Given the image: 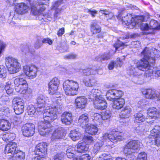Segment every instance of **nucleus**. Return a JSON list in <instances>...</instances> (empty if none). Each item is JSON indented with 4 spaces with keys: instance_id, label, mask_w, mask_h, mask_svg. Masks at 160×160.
<instances>
[{
    "instance_id": "obj_1",
    "label": "nucleus",
    "mask_w": 160,
    "mask_h": 160,
    "mask_svg": "<svg viewBox=\"0 0 160 160\" xmlns=\"http://www.w3.org/2000/svg\"><path fill=\"white\" fill-rule=\"evenodd\" d=\"M52 104L47 106L43 114L44 119L47 122H52L57 118V113L62 109L63 105L60 100L54 102L51 101Z\"/></svg>"
},
{
    "instance_id": "obj_37",
    "label": "nucleus",
    "mask_w": 160,
    "mask_h": 160,
    "mask_svg": "<svg viewBox=\"0 0 160 160\" xmlns=\"http://www.w3.org/2000/svg\"><path fill=\"white\" fill-rule=\"evenodd\" d=\"M160 134V127L158 125H155L154 127L151 131L150 138L155 137L156 135Z\"/></svg>"
},
{
    "instance_id": "obj_14",
    "label": "nucleus",
    "mask_w": 160,
    "mask_h": 160,
    "mask_svg": "<svg viewBox=\"0 0 160 160\" xmlns=\"http://www.w3.org/2000/svg\"><path fill=\"white\" fill-rule=\"evenodd\" d=\"M93 100L96 108L102 110L107 107V103L101 95Z\"/></svg>"
},
{
    "instance_id": "obj_49",
    "label": "nucleus",
    "mask_w": 160,
    "mask_h": 160,
    "mask_svg": "<svg viewBox=\"0 0 160 160\" xmlns=\"http://www.w3.org/2000/svg\"><path fill=\"white\" fill-rule=\"evenodd\" d=\"M111 57V56L109 53H104L100 56V59L97 58V60L98 61H101V62L107 60H108L110 59Z\"/></svg>"
},
{
    "instance_id": "obj_53",
    "label": "nucleus",
    "mask_w": 160,
    "mask_h": 160,
    "mask_svg": "<svg viewBox=\"0 0 160 160\" xmlns=\"http://www.w3.org/2000/svg\"><path fill=\"white\" fill-rule=\"evenodd\" d=\"M100 138L101 141H109V133H103L102 134V136Z\"/></svg>"
},
{
    "instance_id": "obj_11",
    "label": "nucleus",
    "mask_w": 160,
    "mask_h": 160,
    "mask_svg": "<svg viewBox=\"0 0 160 160\" xmlns=\"http://www.w3.org/2000/svg\"><path fill=\"white\" fill-rule=\"evenodd\" d=\"M22 128L23 135L26 137L32 136L34 133L35 126L32 123H27L22 126Z\"/></svg>"
},
{
    "instance_id": "obj_33",
    "label": "nucleus",
    "mask_w": 160,
    "mask_h": 160,
    "mask_svg": "<svg viewBox=\"0 0 160 160\" xmlns=\"http://www.w3.org/2000/svg\"><path fill=\"white\" fill-rule=\"evenodd\" d=\"M15 135L13 133H8L2 136V138L3 141L7 142L11 141L15 138Z\"/></svg>"
},
{
    "instance_id": "obj_43",
    "label": "nucleus",
    "mask_w": 160,
    "mask_h": 160,
    "mask_svg": "<svg viewBox=\"0 0 160 160\" xmlns=\"http://www.w3.org/2000/svg\"><path fill=\"white\" fill-rule=\"evenodd\" d=\"M103 144V141H99L94 145L93 148V151L94 152L96 153L98 151L101 150Z\"/></svg>"
},
{
    "instance_id": "obj_22",
    "label": "nucleus",
    "mask_w": 160,
    "mask_h": 160,
    "mask_svg": "<svg viewBox=\"0 0 160 160\" xmlns=\"http://www.w3.org/2000/svg\"><path fill=\"white\" fill-rule=\"evenodd\" d=\"M29 10V7L24 3L17 4L16 6L15 11L19 14H23L27 12Z\"/></svg>"
},
{
    "instance_id": "obj_19",
    "label": "nucleus",
    "mask_w": 160,
    "mask_h": 160,
    "mask_svg": "<svg viewBox=\"0 0 160 160\" xmlns=\"http://www.w3.org/2000/svg\"><path fill=\"white\" fill-rule=\"evenodd\" d=\"M123 134L116 131H112L109 133V140L115 142L122 139Z\"/></svg>"
},
{
    "instance_id": "obj_36",
    "label": "nucleus",
    "mask_w": 160,
    "mask_h": 160,
    "mask_svg": "<svg viewBox=\"0 0 160 160\" xmlns=\"http://www.w3.org/2000/svg\"><path fill=\"white\" fill-rule=\"evenodd\" d=\"M145 117L141 113H138L134 115V121L135 122L140 123L144 122L145 120Z\"/></svg>"
},
{
    "instance_id": "obj_54",
    "label": "nucleus",
    "mask_w": 160,
    "mask_h": 160,
    "mask_svg": "<svg viewBox=\"0 0 160 160\" xmlns=\"http://www.w3.org/2000/svg\"><path fill=\"white\" fill-rule=\"evenodd\" d=\"M144 130V127L142 125H140L135 128L134 132L137 133L142 132Z\"/></svg>"
},
{
    "instance_id": "obj_46",
    "label": "nucleus",
    "mask_w": 160,
    "mask_h": 160,
    "mask_svg": "<svg viewBox=\"0 0 160 160\" xmlns=\"http://www.w3.org/2000/svg\"><path fill=\"white\" fill-rule=\"evenodd\" d=\"M7 75V70L3 65L0 66V78H5Z\"/></svg>"
},
{
    "instance_id": "obj_59",
    "label": "nucleus",
    "mask_w": 160,
    "mask_h": 160,
    "mask_svg": "<svg viewBox=\"0 0 160 160\" xmlns=\"http://www.w3.org/2000/svg\"><path fill=\"white\" fill-rule=\"evenodd\" d=\"M0 109L1 111L4 112L3 114L6 115L10 112L9 110L8 107L6 106L2 107Z\"/></svg>"
},
{
    "instance_id": "obj_21",
    "label": "nucleus",
    "mask_w": 160,
    "mask_h": 160,
    "mask_svg": "<svg viewBox=\"0 0 160 160\" xmlns=\"http://www.w3.org/2000/svg\"><path fill=\"white\" fill-rule=\"evenodd\" d=\"M72 120V114L71 112H65L61 115V121L63 123L66 125L70 124Z\"/></svg>"
},
{
    "instance_id": "obj_20",
    "label": "nucleus",
    "mask_w": 160,
    "mask_h": 160,
    "mask_svg": "<svg viewBox=\"0 0 160 160\" xmlns=\"http://www.w3.org/2000/svg\"><path fill=\"white\" fill-rule=\"evenodd\" d=\"M142 92L145 95L146 98L150 99H154L157 98V91L151 89H142Z\"/></svg>"
},
{
    "instance_id": "obj_57",
    "label": "nucleus",
    "mask_w": 160,
    "mask_h": 160,
    "mask_svg": "<svg viewBox=\"0 0 160 160\" xmlns=\"http://www.w3.org/2000/svg\"><path fill=\"white\" fill-rule=\"evenodd\" d=\"M145 71L146 77L150 79L151 78V76H152L153 74H154L153 73V70L152 69H150V68H149V69Z\"/></svg>"
},
{
    "instance_id": "obj_64",
    "label": "nucleus",
    "mask_w": 160,
    "mask_h": 160,
    "mask_svg": "<svg viewBox=\"0 0 160 160\" xmlns=\"http://www.w3.org/2000/svg\"><path fill=\"white\" fill-rule=\"evenodd\" d=\"M91 157L88 154H85L81 156L80 160H91Z\"/></svg>"
},
{
    "instance_id": "obj_3",
    "label": "nucleus",
    "mask_w": 160,
    "mask_h": 160,
    "mask_svg": "<svg viewBox=\"0 0 160 160\" xmlns=\"http://www.w3.org/2000/svg\"><path fill=\"white\" fill-rule=\"evenodd\" d=\"M63 87L67 95H74L78 93L79 86L77 82L67 80L64 82Z\"/></svg>"
},
{
    "instance_id": "obj_16",
    "label": "nucleus",
    "mask_w": 160,
    "mask_h": 160,
    "mask_svg": "<svg viewBox=\"0 0 160 160\" xmlns=\"http://www.w3.org/2000/svg\"><path fill=\"white\" fill-rule=\"evenodd\" d=\"M47 145L46 143L42 142L38 144L36 147L34 152L36 154L44 156L47 153Z\"/></svg>"
},
{
    "instance_id": "obj_41",
    "label": "nucleus",
    "mask_w": 160,
    "mask_h": 160,
    "mask_svg": "<svg viewBox=\"0 0 160 160\" xmlns=\"http://www.w3.org/2000/svg\"><path fill=\"white\" fill-rule=\"evenodd\" d=\"M150 28L157 30L160 29V24L158 22L154 20H152L150 22Z\"/></svg>"
},
{
    "instance_id": "obj_60",
    "label": "nucleus",
    "mask_w": 160,
    "mask_h": 160,
    "mask_svg": "<svg viewBox=\"0 0 160 160\" xmlns=\"http://www.w3.org/2000/svg\"><path fill=\"white\" fill-rule=\"evenodd\" d=\"M55 10V12L53 16V19L54 21L59 18V16L60 13L61 9H57V10Z\"/></svg>"
},
{
    "instance_id": "obj_56",
    "label": "nucleus",
    "mask_w": 160,
    "mask_h": 160,
    "mask_svg": "<svg viewBox=\"0 0 160 160\" xmlns=\"http://www.w3.org/2000/svg\"><path fill=\"white\" fill-rule=\"evenodd\" d=\"M62 0H60L59 1H58L54 3L52 7V9L56 10H57V9H60V8H58L59 6L61 4Z\"/></svg>"
},
{
    "instance_id": "obj_35",
    "label": "nucleus",
    "mask_w": 160,
    "mask_h": 160,
    "mask_svg": "<svg viewBox=\"0 0 160 160\" xmlns=\"http://www.w3.org/2000/svg\"><path fill=\"white\" fill-rule=\"evenodd\" d=\"M25 156L24 153L19 150L12 156V160H24Z\"/></svg>"
},
{
    "instance_id": "obj_10",
    "label": "nucleus",
    "mask_w": 160,
    "mask_h": 160,
    "mask_svg": "<svg viewBox=\"0 0 160 160\" xmlns=\"http://www.w3.org/2000/svg\"><path fill=\"white\" fill-rule=\"evenodd\" d=\"M46 6L42 2H37L32 6L31 12L34 15H39L45 10Z\"/></svg>"
},
{
    "instance_id": "obj_13",
    "label": "nucleus",
    "mask_w": 160,
    "mask_h": 160,
    "mask_svg": "<svg viewBox=\"0 0 160 160\" xmlns=\"http://www.w3.org/2000/svg\"><path fill=\"white\" fill-rule=\"evenodd\" d=\"M19 150L17 148V145L14 142H10L5 147V153L8 156H11L12 157Z\"/></svg>"
},
{
    "instance_id": "obj_24",
    "label": "nucleus",
    "mask_w": 160,
    "mask_h": 160,
    "mask_svg": "<svg viewBox=\"0 0 160 160\" xmlns=\"http://www.w3.org/2000/svg\"><path fill=\"white\" fill-rule=\"evenodd\" d=\"M77 151L79 153H84L88 149V145L84 142H79L77 146Z\"/></svg>"
},
{
    "instance_id": "obj_8",
    "label": "nucleus",
    "mask_w": 160,
    "mask_h": 160,
    "mask_svg": "<svg viewBox=\"0 0 160 160\" xmlns=\"http://www.w3.org/2000/svg\"><path fill=\"white\" fill-rule=\"evenodd\" d=\"M44 120L45 123H41L38 126V130L40 135L46 136L49 133H51L54 130V128L51 126L50 122H47L46 121Z\"/></svg>"
},
{
    "instance_id": "obj_30",
    "label": "nucleus",
    "mask_w": 160,
    "mask_h": 160,
    "mask_svg": "<svg viewBox=\"0 0 160 160\" xmlns=\"http://www.w3.org/2000/svg\"><path fill=\"white\" fill-rule=\"evenodd\" d=\"M124 14L126 15V16H124L123 13L121 16L122 17V20L124 22L126 25L128 26L132 23V15L130 14H128L127 12H124Z\"/></svg>"
},
{
    "instance_id": "obj_63",
    "label": "nucleus",
    "mask_w": 160,
    "mask_h": 160,
    "mask_svg": "<svg viewBox=\"0 0 160 160\" xmlns=\"http://www.w3.org/2000/svg\"><path fill=\"white\" fill-rule=\"evenodd\" d=\"M42 42L38 38L34 44L35 48L36 49H38L40 48L42 46Z\"/></svg>"
},
{
    "instance_id": "obj_32",
    "label": "nucleus",
    "mask_w": 160,
    "mask_h": 160,
    "mask_svg": "<svg viewBox=\"0 0 160 160\" xmlns=\"http://www.w3.org/2000/svg\"><path fill=\"white\" fill-rule=\"evenodd\" d=\"M131 112V108L129 107H126L121 111L120 117L121 118H128L130 116Z\"/></svg>"
},
{
    "instance_id": "obj_40",
    "label": "nucleus",
    "mask_w": 160,
    "mask_h": 160,
    "mask_svg": "<svg viewBox=\"0 0 160 160\" xmlns=\"http://www.w3.org/2000/svg\"><path fill=\"white\" fill-rule=\"evenodd\" d=\"M92 119L94 122L97 123H100L102 120L101 115L98 113H95L92 114Z\"/></svg>"
},
{
    "instance_id": "obj_5",
    "label": "nucleus",
    "mask_w": 160,
    "mask_h": 160,
    "mask_svg": "<svg viewBox=\"0 0 160 160\" xmlns=\"http://www.w3.org/2000/svg\"><path fill=\"white\" fill-rule=\"evenodd\" d=\"M13 82L16 92L23 94L26 92L28 88V84L25 79L17 78L14 79Z\"/></svg>"
},
{
    "instance_id": "obj_12",
    "label": "nucleus",
    "mask_w": 160,
    "mask_h": 160,
    "mask_svg": "<svg viewBox=\"0 0 160 160\" xmlns=\"http://www.w3.org/2000/svg\"><path fill=\"white\" fill-rule=\"evenodd\" d=\"M24 72L26 75L30 79L35 78L37 75L38 69L34 65H26L23 67Z\"/></svg>"
},
{
    "instance_id": "obj_42",
    "label": "nucleus",
    "mask_w": 160,
    "mask_h": 160,
    "mask_svg": "<svg viewBox=\"0 0 160 160\" xmlns=\"http://www.w3.org/2000/svg\"><path fill=\"white\" fill-rule=\"evenodd\" d=\"M83 82L86 86L92 87L94 85L96 81L93 78L88 79L84 78Z\"/></svg>"
},
{
    "instance_id": "obj_18",
    "label": "nucleus",
    "mask_w": 160,
    "mask_h": 160,
    "mask_svg": "<svg viewBox=\"0 0 160 160\" xmlns=\"http://www.w3.org/2000/svg\"><path fill=\"white\" fill-rule=\"evenodd\" d=\"M87 99L85 97H78L75 99V104L77 108L83 109L87 106Z\"/></svg>"
},
{
    "instance_id": "obj_23",
    "label": "nucleus",
    "mask_w": 160,
    "mask_h": 160,
    "mask_svg": "<svg viewBox=\"0 0 160 160\" xmlns=\"http://www.w3.org/2000/svg\"><path fill=\"white\" fill-rule=\"evenodd\" d=\"M147 113L148 118L156 119L157 118H160V112L155 108H149Z\"/></svg>"
},
{
    "instance_id": "obj_15",
    "label": "nucleus",
    "mask_w": 160,
    "mask_h": 160,
    "mask_svg": "<svg viewBox=\"0 0 160 160\" xmlns=\"http://www.w3.org/2000/svg\"><path fill=\"white\" fill-rule=\"evenodd\" d=\"M123 94L122 91L116 89L109 90L107 93L106 96L108 100L112 101L114 99L120 98Z\"/></svg>"
},
{
    "instance_id": "obj_2",
    "label": "nucleus",
    "mask_w": 160,
    "mask_h": 160,
    "mask_svg": "<svg viewBox=\"0 0 160 160\" xmlns=\"http://www.w3.org/2000/svg\"><path fill=\"white\" fill-rule=\"evenodd\" d=\"M150 68V66L148 62L145 60L136 63L134 62V64L131 65L130 68L129 74L130 75L136 76L138 75V71L139 70L145 71Z\"/></svg>"
},
{
    "instance_id": "obj_26",
    "label": "nucleus",
    "mask_w": 160,
    "mask_h": 160,
    "mask_svg": "<svg viewBox=\"0 0 160 160\" xmlns=\"http://www.w3.org/2000/svg\"><path fill=\"white\" fill-rule=\"evenodd\" d=\"M101 91L98 89H92L88 92V98L93 100L101 95Z\"/></svg>"
},
{
    "instance_id": "obj_29",
    "label": "nucleus",
    "mask_w": 160,
    "mask_h": 160,
    "mask_svg": "<svg viewBox=\"0 0 160 160\" xmlns=\"http://www.w3.org/2000/svg\"><path fill=\"white\" fill-rule=\"evenodd\" d=\"M86 127V132L89 134L95 135L98 131L97 127L94 125H87Z\"/></svg>"
},
{
    "instance_id": "obj_52",
    "label": "nucleus",
    "mask_w": 160,
    "mask_h": 160,
    "mask_svg": "<svg viewBox=\"0 0 160 160\" xmlns=\"http://www.w3.org/2000/svg\"><path fill=\"white\" fill-rule=\"evenodd\" d=\"M21 50L22 52L25 54L30 52L29 48L27 45H22L21 46Z\"/></svg>"
},
{
    "instance_id": "obj_55",
    "label": "nucleus",
    "mask_w": 160,
    "mask_h": 160,
    "mask_svg": "<svg viewBox=\"0 0 160 160\" xmlns=\"http://www.w3.org/2000/svg\"><path fill=\"white\" fill-rule=\"evenodd\" d=\"M49 84L51 85L53 84V85L58 86L59 84V81L57 78H54L49 82Z\"/></svg>"
},
{
    "instance_id": "obj_44",
    "label": "nucleus",
    "mask_w": 160,
    "mask_h": 160,
    "mask_svg": "<svg viewBox=\"0 0 160 160\" xmlns=\"http://www.w3.org/2000/svg\"><path fill=\"white\" fill-rule=\"evenodd\" d=\"M58 86H56L53 84H48V92L50 94H55L58 90Z\"/></svg>"
},
{
    "instance_id": "obj_58",
    "label": "nucleus",
    "mask_w": 160,
    "mask_h": 160,
    "mask_svg": "<svg viewBox=\"0 0 160 160\" xmlns=\"http://www.w3.org/2000/svg\"><path fill=\"white\" fill-rule=\"evenodd\" d=\"M155 145L158 146H160V134L153 137Z\"/></svg>"
},
{
    "instance_id": "obj_34",
    "label": "nucleus",
    "mask_w": 160,
    "mask_h": 160,
    "mask_svg": "<svg viewBox=\"0 0 160 160\" xmlns=\"http://www.w3.org/2000/svg\"><path fill=\"white\" fill-rule=\"evenodd\" d=\"M69 136L72 140L75 141L78 140L80 138L81 134L80 132L74 130L71 131Z\"/></svg>"
},
{
    "instance_id": "obj_27",
    "label": "nucleus",
    "mask_w": 160,
    "mask_h": 160,
    "mask_svg": "<svg viewBox=\"0 0 160 160\" xmlns=\"http://www.w3.org/2000/svg\"><path fill=\"white\" fill-rule=\"evenodd\" d=\"M90 30L93 34H96L100 32L101 28L98 25L97 22L93 21L92 22Z\"/></svg>"
},
{
    "instance_id": "obj_39",
    "label": "nucleus",
    "mask_w": 160,
    "mask_h": 160,
    "mask_svg": "<svg viewBox=\"0 0 160 160\" xmlns=\"http://www.w3.org/2000/svg\"><path fill=\"white\" fill-rule=\"evenodd\" d=\"M133 76L132 79L133 81L135 83L138 84H142L143 82V76L138 72V75L136 76L131 75Z\"/></svg>"
},
{
    "instance_id": "obj_47",
    "label": "nucleus",
    "mask_w": 160,
    "mask_h": 160,
    "mask_svg": "<svg viewBox=\"0 0 160 160\" xmlns=\"http://www.w3.org/2000/svg\"><path fill=\"white\" fill-rule=\"evenodd\" d=\"M82 72L84 75L88 76L96 74V71L92 69L87 68L82 70Z\"/></svg>"
},
{
    "instance_id": "obj_38",
    "label": "nucleus",
    "mask_w": 160,
    "mask_h": 160,
    "mask_svg": "<svg viewBox=\"0 0 160 160\" xmlns=\"http://www.w3.org/2000/svg\"><path fill=\"white\" fill-rule=\"evenodd\" d=\"M62 131L60 129L55 130L51 137V140L53 141L56 139L61 138H62Z\"/></svg>"
},
{
    "instance_id": "obj_9",
    "label": "nucleus",
    "mask_w": 160,
    "mask_h": 160,
    "mask_svg": "<svg viewBox=\"0 0 160 160\" xmlns=\"http://www.w3.org/2000/svg\"><path fill=\"white\" fill-rule=\"evenodd\" d=\"M50 101L47 97H45L43 95L39 96L37 99V103H36L37 106V111L38 112H42V113L43 108L45 106H49L52 104L50 103Z\"/></svg>"
},
{
    "instance_id": "obj_4",
    "label": "nucleus",
    "mask_w": 160,
    "mask_h": 160,
    "mask_svg": "<svg viewBox=\"0 0 160 160\" xmlns=\"http://www.w3.org/2000/svg\"><path fill=\"white\" fill-rule=\"evenodd\" d=\"M5 64L8 71L11 74L18 72L20 67V64L18 60L9 56L6 57Z\"/></svg>"
},
{
    "instance_id": "obj_28",
    "label": "nucleus",
    "mask_w": 160,
    "mask_h": 160,
    "mask_svg": "<svg viewBox=\"0 0 160 160\" xmlns=\"http://www.w3.org/2000/svg\"><path fill=\"white\" fill-rule=\"evenodd\" d=\"M10 128V124L7 120H0V129L3 131H7Z\"/></svg>"
},
{
    "instance_id": "obj_61",
    "label": "nucleus",
    "mask_w": 160,
    "mask_h": 160,
    "mask_svg": "<svg viewBox=\"0 0 160 160\" xmlns=\"http://www.w3.org/2000/svg\"><path fill=\"white\" fill-rule=\"evenodd\" d=\"M84 140L88 143H91L94 142V140L92 137L90 136H86L84 137Z\"/></svg>"
},
{
    "instance_id": "obj_6",
    "label": "nucleus",
    "mask_w": 160,
    "mask_h": 160,
    "mask_svg": "<svg viewBox=\"0 0 160 160\" xmlns=\"http://www.w3.org/2000/svg\"><path fill=\"white\" fill-rule=\"evenodd\" d=\"M140 142L136 140L129 142L125 146L124 152L128 154H131L138 151L139 149Z\"/></svg>"
},
{
    "instance_id": "obj_51",
    "label": "nucleus",
    "mask_w": 160,
    "mask_h": 160,
    "mask_svg": "<svg viewBox=\"0 0 160 160\" xmlns=\"http://www.w3.org/2000/svg\"><path fill=\"white\" fill-rule=\"evenodd\" d=\"M147 154L144 152H141L138 155L137 160H147Z\"/></svg>"
},
{
    "instance_id": "obj_7",
    "label": "nucleus",
    "mask_w": 160,
    "mask_h": 160,
    "mask_svg": "<svg viewBox=\"0 0 160 160\" xmlns=\"http://www.w3.org/2000/svg\"><path fill=\"white\" fill-rule=\"evenodd\" d=\"M12 102L15 113L17 114L22 113L24 111L25 104L23 100L17 97L13 99Z\"/></svg>"
},
{
    "instance_id": "obj_50",
    "label": "nucleus",
    "mask_w": 160,
    "mask_h": 160,
    "mask_svg": "<svg viewBox=\"0 0 160 160\" xmlns=\"http://www.w3.org/2000/svg\"><path fill=\"white\" fill-rule=\"evenodd\" d=\"M148 104V102L146 100L142 99L138 102L137 105L138 107L142 108Z\"/></svg>"
},
{
    "instance_id": "obj_17",
    "label": "nucleus",
    "mask_w": 160,
    "mask_h": 160,
    "mask_svg": "<svg viewBox=\"0 0 160 160\" xmlns=\"http://www.w3.org/2000/svg\"><path fill=\"white\" fill-rule=\"evenodd\" d=\"M151 52L150 49L148 48H145L144 50L141 52V55L145 60L147 61L148 63H153L155 62V58L153 57H151Z\"/></svg>"
},
{
    "instance_id": "obj_62",
    "label": "nucleus",
    "mask_w": 160,
    "mask_h": 160,
    "mask_svg": "<svg viewBox=\"0 0 160 160\" xmlns=\"http://www.w3.org/2000/svg\"><path fill=\"white\" fill-rule=\"evenodd\" d=\"M63 157V153H58L54 156V160H62Z\"/></svg>"
},
{
    "instance_id": "obj_31",
    "label": "nucleus",
    "mask_w": 160,
    "mask_h": 160,
    "mask_svg": "<svg viewBox=\"0 0 160 160\" xmlns=\"http://www.w3.org/2000/svg\"><path fill=\"white\" fill-rule=\"evenodd\" d=\"M89 118L87 114H83L79 117L78 122L79 124L82 125V127L85 126L87 123L89 121Z\"/></svg>"
},
{
    "instance_id": "obj_45",
    "label": "nucleus",
    "mask_w": 160,
    "mask_h": 160,
    "mask_svg": "<svg viewBox=\"0 0 160 160\" xmlns=\"http://www.w3.org/2000/svg\"><path fill=\"white\" fill-rule=\"evenodd\" d=\"M102 120H107L109 119L111 116V113L109 110H107L102 113Z\"/></svg>"
},
{
    "instance_id": "obj_48",
    "label": "nucleus",
    "mask_w": 160,
    "mask_h": 160,
    "mask_svg": "<svg viewBox=\"0 0 160 160\" xmlns=\"http://www.w3.org/2000/svg\"><path fill=\"white\" fill-rule=\"evenodd\" d=\"M28 113V115H34L36 113V109L32 105H30L27 107Z\"/></svg>"
},
{
    "instance_id": "obj_25",
    "label": "nucleus",
    "mask_w": 160,
    "mask_h": 160,
    "mask_svg": "<svg viewBox=\"0 0 160 160\" xmlns=\"http://www.w3.org/2000/svg\"><path fill=\"white\" fill-rule=\"evenodd\" d=\"M125 103L123 98H119L114 100L112 104V107L114 109H119L122 108Z\"/></svg>"
}]
</instances>
